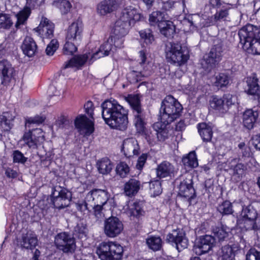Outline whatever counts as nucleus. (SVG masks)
Returning a JSON list of instances; mask_svg holds the SVG:
<instances>
[{
	"mask_svg": "<svg viewBox=\"0 0 260 260\" xmlns=\"http://www.w3.org/2000/svg\"><path fill=\"white\" fill-rule=\"evenodd\" d=\"M102 116L106 124L113 129L125 131L128 123V110L115 100H106L101 104Z\"/></svg>",
	"mask_w": 260,
	"mask_h": 260,
	"instance_id": "obj_1",
	"label": "nucleus"
},
{
	"mask_svg": "<svg viewBox=\"0 0 260 260\" xmlns=\"http://www.w3.org/2000/svg\"><path fill=\"white\" fill-rule=\"evenodd\" d=\"M240 43L247 53L260 55V27L248 24L238 32Z\"/></svg>",
	"mask_w": 260,
	"mask_h": 260,
	"instance_id": "obj_2",
	"label": "nucleus"
},
{
	"mask_svg": "<svg viewBox=\"0 0 260 260\" xmlns=\"http://www.w3.org/2000/svg\"><path fill=\"white\" fill-rule=\"evenodd\" d=\"M183 110L182 105L172 95L165 97L161 104L159 116L161 122L167 125L178 118Z\"/></svg>",
	"mask_w": 260,
	"mask_h": 260,
	"instance_id": "obj_3",
	"label": "nucleus"
},
{
	"mask_svg": "<svg viewBox=\"0 0 260 260\" xmlns=\"http://www.w3.org/2000/svg\"><path fill=\"white\" fill-rule=\"evenodd\" d=\"M166 57L168 62L180 66L189 59V55L185 47L178 42H168L165 48Z\"/></svg>",
	"mask_w": 260,
	"mask_h": 260,
	"instance_id": "obj_4",
	"label": "nucleus"
},
{
	"mask_svg": "<svg viewBox=\"0 0 260 260\" xmlns=\"http://www.w3.org/2000/svg\"><path fill=\"white\" fill-rule=\"evenodd\" d=\"M96 253L101 260H121L123 247L116 242H102L97 247Z\"/></svg>",
	"mask_w": 260,
	"mask_h": 260,
	"instance_id": "obj_5",
	"label": "nucleus"
},
{
	"mask_svg": "<svg viewBox=\"0 0 260 260\" xmlns=\"http://www.w3.org/2000/svg\"><path fill=\"white\" fill-rule=\"evenodd\" d=\"M71 199L72 193L67 188L60 186L52 188L51 200L54 208L60 209L68 207Z\"/></svg>",
	"mask_w": 260,
	"mask_h": 260,
	"instance_id": "obj_6",
	"label": "nucleus"
},
{
	"mask_svg": "<svg viewBox=\"0 0 260 260\" xmlns=\"http://www.w3.org/2000/svg\"><path fill=\"white\" fill-rule=\"evenodd\" d=\"M54 244L57 249L65 253H73L76 248L73 235L66 232H60L55 236Z\"/></svg>",
	"mask_w": 260,
	"mask_h": 260,
	"instance_id": "obj_7",
	"label": "nucleus"
},
{
	"mask_svg": "<svg viewBox=\"0 0 260 260\" xmlns=\"http://www.w3.org/2000/svg\"><path fill=\"white\" fill-rule=\"evenodd\" d=\"M139 64L143 70L138 69L135 70H133L127 75V78L133 83L143 80L144 78L149 76L152 73L150 66L148 64L145 65L147 57L146 52L144 50L139 51Z\"/></svg>",
	"mask_w": 260,
	"mask_h": 260,
	"instance_id": "obj_8",
	"label": "nucleus"
},
{
	"mask_svg": "<svg viewBox=\"0 0 260 260\" xmlns=\"http://www.w3.org/2000/svg\"><path fill=\"white\" fill-rule=\"evenodd\" d=\"M193 175L188 172L181 175L177 180L180 181L178 195L187 198L193 199L196 196V190L193 186Z\"/></svg>",
	"mask_w": 260,
	"mask_h": 260,
	"instance_id": "obj_9",
	"label": "nucleus"
},
{
	"mask_svg": "<svg viewBox=\"0 0 260 260\" xmlns=\"http://www.w3.org/2000/svg\"><path fill=\"white\" fill-rule=\"evenodd\" d=\"M223 46V40L219 38L214 40L213 46L205 59L206 63L209 68H215L221 60L224 50Z\"/></svg>",
	"mask_w": 260,
	"mask_h": 260,
	"instance_id": "obj_10",
	"label": "nucleus"
},
{
	"mask_svg": "<svg viewBox=\"0 0 260 260\" xmlns=\"http://www.w3.org/2000/svg\"><path fill=\"white\" fill-rule=\"evenodd\" d=\"M166 240L168 243L174 244L179 252L187 248L188 245V240L182 229L177 228L172 230L167 235Z\"/></svg>",
	"mask_w": 260,
	"mask_h": 260,
	"instance_id": "obj_11",
	"label": "nucleus"
},
{
	"mask_svg": "<svg viewBox=\"0 0 260 260\" xmlns=\"http://www.w3.org/2000/svg\"><path fill=\"white\" fill-rule=\"evenodd\" d=\"M131 26L128 22H125L120 18L115 22L112 29L113 36H111L114 39V47L121 48L122 47L123 43L122 38L127 34Z\"/></svg>",
	"mask_w": 260,
	"mask_h": 260,
	"instance_id": "obj_12",
	"label": "nucleus"
},
{
	"mask_svg": "<svg viewBox=\"0 0 260 260\" xmlns=\"http://www.w3.org/2000/svg\"><path fill=\"white\" fill-rule=\"evenodd\" d=\"M123 230V223L118 217L111 216L105 220L104 231L108 237L115 238L118 236Z\"/></svg>",
	"mask_w": 260,
	"mask_h": 260,
	"instance_id": "obj_13",
	"label": "nucleus"
},
{
	"mask_svg": "<svg viewBox=\"0 0 260 260\" xmlns=\"http://www.w3.org/2000/svg\"><path fill=\"white\" fill-rule=\"evenodd\" d=\"M121 5V0H103L96 5V12L105 16L118 10Z\"/></svg>",
	"mask_w": 260,
	"mask_h": 260,
	"instance_id": "obj_14",
	"label": "nucleus"
},
{
	"mask_svg": "<svg viewBox=\"0 0 260 260\" xmlns=\"http://www.w3.org/2000/svg\"><path fill=\"white\" fill-rule=\"evenodd\" d=\"M83 24L81 20L78 19L73 22L68 27L66 40L79 43L82 39Z\"/></svg>",
	"mask_w": 260,
	"mask_h": 260,
	"instance_id": "obj_15",
	"label": "nucleus"
},
{
	"mask_svg": "<svg viewBox=\"0 0 260 260\" xmlns=\"http://www.w3.org/2000/svg\"><path fill=\"white\" fill-rule=\"evenodd\" d=\"M23 140L29 148L36 149L44 141V138L41 129H36L34 132L25 133Z\"/></svg>",
	"mask_w": 260,
	"mask_h": 260,
	"instance_id": "obj_16",
	"label": "nucleus"
},
{
	"mask_svg": "<svg viewBox=\"0 0 260 260\" xmlns=\"http://www.w3.org/2000/svg\"><path fill=\"white\" fill-rule=\"evenodd\" d=\"M246 82L247 86L245 91L248 94L252 95L254 100L260 102V86L258 84V79L256 74H252L247 77Z\"/></svg>",
	"mask_w": 260,
	"mask_h": 260,
	"instance_id": "obj_17",
	"label": "nucleus"
},
{
	"mask_svg": "<svg viewBox=\"0 0 260 260\" xmlns=\"http://www.w3.org/2000/svg\"><path fill=\"white\" fill-rule=\"evenodd\" d=\"M15 71L9 61L6 59L0 60V77L2 84L7 85L14 79Z\"/></svg>",
	"mask_w": 260,
	"mask_h": 260,
	"instance_id": "obj_18",
	"label": "nucleus"
},
{
	"mask_svg": "<svg viewBox=\"0 0 260 260\" xmlns=\"http://www.w3.org/2000/svg\"><path fill=\"white\" fill-rule=\"evenodd\" d=\"M86 195L88 202L102 205H105L110 197V194L107 189H93Z\"/></svg>",
	"mask_w": 260,
	"mask_h": 260,
	"instance_id": "obj_19",
	"label": "nucleus"
},
{
	"mask_svg": "<svg viewBox=\"0 0 260 260\" xmlns=\"http://www.w3.org/2000/svg\"><path fill=\"white\" fill-rule=\"evenodd\" d=\"M142 18L143 16L136 8L129 6L122 10L119 18L128 22L131 25H134L136 21H140Z\"/></svg>",
	"mask_w": 260,
	"mask_h": 260,
	"instance_id": "obj_20",
	"label": "nucleus"
},
{
	"mask_svg": "<svg viewBox=\"0 0 260 260\" xmlns=\"http://www.w3.org/2000/svg\"><path fill=\"white\" fill-rule=\"evenodd\" d=\"M75 127L79 132H84L86 135H89L94 131L93 123L85 115H80L75 120Z\"/></svg>",
	"mask_w": 260,
	"mask_h": 260,
	"instance_id": "obj_21",
	"label": "nucleus"
},
{
	"mask_svg": "<svg viewBox=\"0 0 260 260\" xmlns=\"http://www.w3.org/2000/svg\"><path fill=\"white\" fill-rule=\"evenodd\" d=\"M134 123L137 131L142 133L145 132L146 122V112L142 107L132 110Z\"/></svg>",
	"mask_w": 260,
	"mask_h": 260,
	"instance_id": "obj_22",
	"label": "nucleus"
},
{
	"mask_svg": "<svg viewBox=\"0 0 260 260\" xmlns=\"http://www.w3.org/2000/svg\"><path fill=\"white\" fill-rule=\"evenodd\" d=\"M36 29L43 40L51 39L53 36L54 24L47 18L43 17L39 25Z\"/></svg>",
	"mask_w": 260,
	"mask_h": 260,
	"instance_id": "obj_23",
	"label": "nucleus"
},
{
	"mask_svg": "<svg viewBox=\"0 0 260 260\" xmlns=\"http://www.w3.org/2000/svg\"><path fill=\"white\" fill-rule=\"evenodd\" d=\"M156 173L157 177L159 179L171 177L175 174V168L169 161L164 160L157 166Z\"/></svg>",
	"mask_w": 260,
	"mask_h": 260,
	"instance_id": "obj_24",
	"label": "nucleus"
},
{
	"mask_svg": "<svg viewBox=\"0 0 260 260\" xmlns=\"http://www.w3.org/2000/svg\"><path fill=\"white\" fill-rule=\"evenodd\" d=\"M215 238L209 235L200 237L197 246L200 250V254L208 252L215 246Z\"/></svg>",
	"mask_w": 260,
	"mask_h": 260,
	"instance_id": "obj_25",
	"label": "nucleus"
},
{
	"mask_svg": "<svg viewBox=\"0 0 260 260\" xmlns=\"http://www.w3.org/2000/svg\"><path fill=\"white\" fill-rule=\"evenodd\" d=\"M239 250L238 244L225 245L218 252L219 260H234L236 252Z\"/></svg>",
	"mask_w": 260,
	"mask_h": 260,
	"instance_id": "obj_26",
	"label": "nucleus"
},
{
	"mask_svg": "<svg viewBox=\"0 0 260 260\" xmlns=\"http://www.w3.org/2000/svg\"><path fill=\"white\" fill-rule=\"evenodd\" d=\"M121 151L126 157H131L139 154V149L137 141L133 138L125 139L122 144Z\"/></svg>",
	"mask_w": 260,
	"mask_h": 260,
	"instance_id": "obj_27",
	"label": "nucleus"
},
{
	"mask_svg": "<svg viewBox=\"0 0 260 260\" xmlns=\"http://www.w3.org/2000/svg\"><path fill=\"white\" fill-rule=\"evenodd\" d=\"M243 124L249 130L252 129L258 117V113L256 111L251 109L245 110L243 114Z\"/></svg>",
	"mask_w": 260,
	"mask_h": 260,
	"instance_id": "obj_28",
	"label": "nucleus"
},
{
	"mask_svg": "<svg viewBox=\"0 0 260 260\" xmlns=\"http://www.w3.org/2000/svg\"><path fill=\"white\" fill-rule=\"evenodd\" d=\"M23 53L29 57L35 55L38 52V46L35 40L30 37H26L21 45Z\"/></svg>",
	"mask_w": 260,
	"mask_h": 260,
	"instance_id": "obj_29",
	"label": "nucleus"
},
{
	"mask_svg": "<svg viewBox=\"0 0 260 260\" xmlns=\"http://www.w3.org/2000/svg\"><path fill=\"white\" fill-rule=\"evenodd\" d=\"M113 40V37H110L106 42L100 46L99 50L92 55L91 60H95L101 57L109 55L110 52L112 51L114 47L112 45Z\"/></svg>",
	"mask_w": 260,
	"mask_h": 260,
	"instance_id": "obj_30",
	"label": "nucleus"
},
{
	"mask_svg": "<svg viewBox=\"0 0 260 260\" xmlns=\"http://www.w3.org/2000/svg\"><path fill=\"white\" fill-rule=\"evenodd\" d=\"M198 133L204 142H210L213 136V130L211 126L206 122H201L197 124Z\"/></svg>",
	"mask_w": 260,
	"mask_h": 260,
	"instance_id": "obj_31",
	"label": "nucleus"
},
{
	"mask_svg": "<svg viewBox=\"0 0 260 260\" xmlns=\"http://www.w3.org/2000/svg\"><path fill=\"white\" fill-rule=\"evenodd\" d=\"M141 182L136 178H131L124 184V190L126 196L132 197L139 191Z\"/></svg>",
	"mask_w": 260,
	"mask_h": 260,
	"instance_id": "obj_32",
	"label": "nucleus"
},
{
	"mask_svg": "<svg viewBox=\"0 0 260 260\" xmlns=\"http://www.w3.org/2000/svg\"><path fill=\"white\" fill-rule=\"evenodd\" d=\"M38 239L35 234L27 232L23 234L20 242L21 246L26 249H32L37 245Z\"/></svg>",
	"mask_w": 260,
	"mask_h": 260,
	"instance_id": "obj_33",
	"label": "nucleus"
},
{
	"mask_svg": "<svg viewBox=\"0 0 260 260\" xmlns=\"http://www.w3.org/2000/svg\"><path fill=\"white\" fill-rule=\"evenodd\" d=\"M165 11H156L152 12L149 17V22L151 26H157L159 27L167 20Z\"/></svg>",
	"mask_w": 260,
	"mask_h": 260,
	"instance_id": "obj_34",
	"label": "nucleus"
},
{
	"mask_svg": "<svg viewBox=\"0 0 260 260\" xmlns=\"http://www.w3.org/2000/svg\"><path fill=\"white\" fill-rule=\"evenodd\" d=\"M158 28L160 34L168 38H173L176 33L175 25L170 20H166Z\"/></svg>",
	"mask_w": 260,
	"mask_h": 260,
	"instance_id": "obj_35",
	"label": "nucleus"
},
{
	"mask_svg": "<svg viewBox=\"0 0 260 260\" xmlns=\"http://www.w3.org/2000/svg\"><path fill=\"white\" fill-rule=\"evenodd\" d=\"M232 5L229 3H223V4L216 10L215 19L220 21H226L230 15V11L232 9Z\"/></svg>",
	"mask_w": 260,
	"mask_h": 260,
	"instance_id": "obj_36",
	"label": "nucleus"
},
{
	"mask_svg": "<svg viewBox=\"0 0 260 260\" xmlns=\"http://www.w3.org/2000/svg\"><path fill=\"white\" fill-rule=\"evenodd\" d=\"M113 165L111 160L107 157L102 158L96 162V167L99 173L103 175L109 174L113 168Z\"/></svg>",
	"mask_w": 260,
	"mask_h": 260,
	"instance_id": "obj_37",
	"label": "nucleus"
},
{
	"mask_svg": "<svg viewBox=\"0 0 260 260\" xmlns=\"http://www.w3.org/2000/svg\"><path fill=\"white\" fill-rule=\"evenodd\" d=\"M230 170L233 171V176L236 181H240L247 171V166L241 162L237 163L236 165H232Z\"/></svg>",
	"mask_w": 260,
	"mask_h": 260,
	"instance_id": "obj_38",
	"label": "nucleus"
},
{
	"mask_svg": "<svg viewBox=\"0 0 260 260\" xmlns=\"http://www.w3.org/2000/svg\"><path fill=\"white\" fill-rule=\"evenodd\" d=\"M30 9L26 7L22 10L19 11L16 15L17 21L15 23V26L17 29H19L21 26L25 25L26 21L30 14Z\"/></svg>",
	"mask_w": 260,
	"mask_h": 260,
	"instance_id": "obj_39",
	"label": "nucleus"
},
{
	"mask_svg": "<svg viewBox=\"0 0 260 260\" xmlns=\"http://www.w3.org/2000/svg\"><path fill=\"white\" fill-rule=\"evenodd\" d=\"M14 117L9 112H5L0 116V125L4 131H10L13 126Z\"/></svg>",
	"mask_w": 260,
	"mask_h": 260,
	"instance_id": "obj_40",
	"label": "nucleus"
},
{
	"mask_svg": "<svg viewBox=\"0 0 260 260\" xmlns=\"http://www.w3.org/2000/svg\"><path fill=\"white\" fill-rule=\"evenodd\" d=\"M182 162L185 167L195 168L198 166V161L195 151H191L187 155L183 157Z\"/></svg>",
	"mask_w": 260,
	"mask_h": 260,
	"instance_id": "obj_41",
	"label": "nucleus"
},
{
	"mask_svg": "<svg viewBox=\"0 0 260 260\" xmlns=\"http://www.w3.org/2000/svg\"><path fill=\"white\" fill-rule=\"evenodd\" d=\"M146 244L149 249L154 251H156L161 248L162 241L159 236H151L147 238Z\"/></svg>",
	"mask_w": 260,
	"mask_h": 260,
	"instance_id": "obj_42",
	"label": "nucleus"
},
{
	"mask_svg": "<svg viewBox=\"0 0 260 260\" xmlns=\"http://www.w3.org/2000/svg\"><path fill=\"white\" fill-rule=\"evenodd\" d=\"M88 57L86 54L75 56L64 64V69L82 66L86 62Z\"/></svg>",
	"mask_w": 260,
	"mask_h": 260,
	"instance_id": "obj_43",
	"label": "nucleus"
},
{
	"mask_svg": "<svg viewBox=\"0 0 260 260\" xmlns=\"http://www.w3.org/2000/svg\"><path fill=\"white\" fill-rule=\"evenodd\" d=\"M257 213L251 205L243 207L239 218L256 219Z\"/></svg>",
	"mask_w": 260,
	"mask_h": 260,
	"instance_id": "obj_44",
	"label": "nucleus"
},
{
	"mask_svg": "<svg viewBox=\"0 0 260 260\" xmlns=\"http://www.w3.org/2000/svg\"><path fill=\"white\" fill-rule=\"evenodd\" d=\"M76 208L81 214L87 215L91 212V207L93 206L91 202H88L87 195L85 200L82 201H79L75 204Z\"/></svg>",
	"mask_w": 260,
	"mask_h": 260,
	"instance_id": "obj_45",
	"label": "nucleus"
},
{
	"mask_svg": "<svg viewBox=\"0 0 260 260\" xmlns=\"http://www.w3.org/2000/svg\"><path fill=\"white\" fill-rule=\"evenodd\" d=\"M230 82V77L228 74L220 73L215 77L214 85L218 88H222L226 87Z\"/></svg>",
	"mask_w": 260,
	"mask_h": 260,
	"instance_id": "obj_46",
	"label": "nucleus"
},
{
	"mask_svg": "<svg viewBox=\"0 0 260 260\" xmlns=\"http://www.w3.org/2000/svg\"><path fill=\"white\" fill-rule=\"evenodd\" d=\"M255 220L256 219L239 218L237 220V223L243 231H247L253 230L255 231Z\"/></svg>",
	"mask_w": 260,
	"mask_h": 260,
	"instance_id": "obj_47",
	"label": "nucleus"
},
{
	"mask_svg": "<svg viewBox=\"0 0 260 260\" xmlns=\"http://www.w3.org/2000/svg\"><path fill=\"white\" fill-rule=\"evenodd\" d=\"M212 233L219 242L226 240L228 239L229 236V232L226 231L225 228L223 225L214 227L212 229Z\"/></svg>",
	"mask_w": 260,
	"mask_h": 260,
	"instance_id": "obj_48",
	"label": "nucleus"
},
{
	"mask_svg": "<svg viewBox=\"0 0 260 260\" xmlns=\"http://www.w3.org/2000/svg\"><path fill=\"white\" fill-rule=\"evenodd\" d=\"M142 204L140 202H134L129 208V214L131 217L139 218L144 213L142 209Z\"/></svg>",
	"mask_w": 260,
	"mask_h": 260,
	"instance_id": "obj_49",
	"label": "nucleus"
},
{
	"mask_svg": "<svg viewBox=\"0 0 260 260\" xmlns=\"http://www.w3.org/2000/svg\"><path fill=\"white\" fill-rule=\"evenodd\" d=\"M210 106L212 109L218 111H221L222 112L224 111H226L224 103V100L222 98H219L217 96H213L212 100L210 101Z\"/></svg>",
	"mask_w": 260,
	"mask_h": 260,
	"instance_id": "obj_50",
	"label": "nucleus"
},
{
	"mask_svg": "<svg viewBox=\"0 0 260 260\" xmlns=\"http://www.w3.org/2000/svg\"><path fill=\"white\" fill-rule=\"evenodd\" d=\"M217 209L222 215H230L234 212L232 203L227 200L219 204Z\"/></svg>",
	"mask_w": 260,
	"mask_h": 260,
	"instance_id": "obj_51",
	"label": "nucleus"
},
{
	"mask_svg": "<svg viewBox=\"0 0 260 260\" xmlns=\"http://www.w3.org/2000/svg\"><path fill=\"white\" fill-rule=\"evenodd\" d=\"M129 104L132 110L142 107L141 100L138 94H128L125 98Z\"/></svg>",
	"mask_w": 260,
	"mask_h": 260,
	"instance_id": "obj_52",
	"label": "nucleus"
},
{
	"mask_svg": "<svg viewBox=\"0 0 260 260\" xmlns=\"http://www.w3.org/2000/svg\"><path fill=\"white\" fill-rule=\"evenodd\" d=\"M87 232L86 224L83 221L77 223L74 228L73 235L77 236L79 238L85 237Z\"/></svg>",
	"mask_w": 260,
	"mask_h": 260,
	"instance_id": "obj_53",
	"label": "nucleus"
},
{
	"mask_svg": "<svg viewBox=\"0 0 260 260\" xmlns=\"http://www.w3.org/2000/svg\"><path fill=\"white\" fill-rule=\"evenodd\" d=\"M54 4L60 10L62 14H67L72 8L71 4L67 0H58L54 2Z\"/></svg>",
	"mask_w": 260,
	"mask_h": 260,
	"instance_id": "obj_54",
	"label": "nucleus"
},
{
	"mask_svg": "<svg viewBox=\"0 0 260 260\" xmlns=\"http://www.w3.org/2000/svg\"><path fill=\"white\" fill-rule=\"evenodd\" d=\"M141 39L147 45L151 44L154 41V38L151 29L147 28L139 31Z\"/></svg>",
	"mask_w": 260,
	"mask_h": 260,
	"instance_id": "obj_55",
	"label": "nucleus"
},
{
	"mask_svg": "<svg viewBox=\"0 0 260 260\" xmlns=\"http://www.w3.org/2000/svg\"><path fill=\"white\" fill-rule=\"evenodd\" d=\"M13 23L9 14L0 13V28L9 29Z\"/></svg>",
	"mask_w": 260,
	"mask_h": 260,
	"instance_id": "obj_56",
	"label": "nucleus"
},
{
	"mask_svg": "<svg viewBox=\"0 0 260 260\" xmlns=\"http://www.w3.org/2000/svg\"><path fill=\"white\" fill-rule=\"evenodd\" d=\"M116 174L120 177L123 178L126 177L129 173V168L125 162H120L116 168Z\"/></svg>",
	"mask_w": 260,
	"mask_h": 260,
	"instance_id": "obj_57",
	"label": "nucleus"
},
{
	"mask_svg": "<svg viewBox=\"0 0 260 260\" xmlns=\"http://www.w3.org/2000/svg\"><path fill=\"white\" fill-rule=\"evenodd\" d=\"M78 44L71 41L66 40L63 48V54L66 55H73L77 50L76 45Z\"/></svg>",
	"mask_w": 260,
	"mask_h": 260,
	"instance_id": "obj_58",
	"label": "nucleus"
},
{
	"mask_svg": "<svg viewBox=\"0 0 260 260\" xmlns=\"http://www.w3.org/2000/svg\"><path fill=\"white\" fill-rule=\"evenodd\" d=\"M150 193L154 197L158 196L162 192L161 183L159 180L151 181L149 184Z\"/></svg>",
	"mask_w": 260,
	"mask_h": 260,
	"instance_id": "obj_59",
	"label": "nucleus"
},
{
	"mask_svg": "<svg viewBox=\"0 0 260 260\" xmlns=\"http://www.w3.org/2000/svg\"><path fill=\"white\" fill-rule=\"evenodd\" d=\"M12 157L13 162L14 164L24 165L28 159L27 157L24 156V154L20 151L18 150L13 151Z\"/></svg>",
	"mask_w": 260,
	"mask_h": 260,
	"instance_id": "obj_60",
	"label": "nucleus"
},
{
	"mask_svg": "<svg viewBox=\"0 0 260 260\" xmlns=\"http://www.w3.org/2000/svg\"><path fill=\"white\" fill-rule=\"evenodd\" d=\"M226 110L229 107L237 103L238 98L236 95L231 93L224 94L222 96Z\"/></svg>",
	"mask_w": 260,
	"mask_h": 260,
	"instance_id": "obj_61",
	"label": "nucleus"
},
{
	"mask_svg": "<svg viewBox=\"0 0 260 260\" xmlns=\"http://www.w3.org/2000/svg\"><path fill=\"white\" fill-rule=\"evenodd\" d=\"M59 46L58 41L55 39H52L50 43L47 45L46 49L47 55L51 56L57 50Z\"/></svg>",
	"mask_w": 260,
	"mask_h": 260,
	"instance_id": "obj_62",
	"label": "nucleus"
},
{
	"mask_svg": "<svg viewBox=\"0 0 260 260\" xmlns=\"http://www.w3.org/2000/svg\"><path fill=\"white\" fill-rule=\"evenodd\" d=\"M93 206L91 207V209H93V214L97 219L102 218L104 216V214L103 212V206L104 205L92 204Z\"/></svg>",
	"mask_w": 260,
	"mask_h": 260,
	"instance_id": "obj_63",
	"label": "nucleus"
},
{
	"mask_svg": "<svg viewBox=\"0 0 260 260\" xmlns=\"http://www.w3.org/2000/svg\"><path fill=\"white\" fill-rule=\"evenodd\" d=\"M246 260H260V252L255 248H251L247 252Z\"/></svg>",
	"mask_w": 260,
	"mask_h": 260,
	"instance_id": "obj_64",
	"label": "nucleus"
}]
</instances>
